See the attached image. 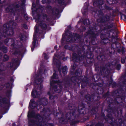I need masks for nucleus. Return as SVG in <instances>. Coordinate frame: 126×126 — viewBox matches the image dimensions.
<instances>
[{
  "label": "nucleus",
  "mask_w": 126,
  "mask_h": 126,
  "mask_svg": "<svg viewBox=\"0 0 126 126\" xmlns=\"http://www.w3.org/2000/svg\"><path fill=\"white\" fill-rule=\"evenodd\" d=\"M37 105L36 103L34 102L33 100H31L29 103V111L28 114V116L29 117H31L32 115V109L34 108Z\"/></svg>",
  "instance_id": "nucleus-1"
},
{
  "label": "nucleus",
  "mask_w": 126,
  "mask_h": 126,
  "mask_svg": "<svg viewBox=\"0 0 126 126\" xmlns=\"http://www.w3.org/2000/svg\"><path fill=\"white\" fill-rule=\"evenodd\" d=\"M62 83L58 81L54 80V87L53 88V90L55 92L57 93H60L61 91L62 86L61 85Z\"/></svg>",
  "instance_id": "nucleus-2"
},
{
  "label": "nucleus",
  "mask_w": 126,
  "mask_h": 126,
  "mask_svg": "<svg viewBox=\"0 0 126 126\" xmlns=\"http://www.w3.org/2000/svg\"><path fill=\"white\" fill-rule=\"evenodd\" d=\"M35 32L33 35V41L32 43L34 47L37 46L38 45V44L36 38V33L38 32L39 29L38 28L37 24H36L35 27Z\"/></svg>",
  "instance_id": "nucleus-3"
},
{
  "label": "nucleus",
  "mask_w": 126,
  "mask_h": 126,
  "mask_svg": "<svg viewBox=\"0 0 126 126\" xmlns=\"http://www.w3.org/2000/svg\"><path fill=\"white\" fill-rule=\"evenodd\" d=\"M38 94H39V93L37 92L35 89H33L31 95L33 97H38Z\"/></svg>",
  "instance_id": "nucleus-4"
},
{
  "label": "nucleus",
  "mask_w": 126,
  "mask_h": 126,
  "mask_svg": "<svg viewBox=\"0 0 126 126\" xmlns=\"http://www.w3.org/2000/svg\"><path fill=\"white\" fill-rule=\"evenodd\" d=\"M40 26L41 28L44 30H45L47 28V26L44 21L40 23Z\"/></svg>",
  "instance_id": "nucleus-5"
},
{
  "label": "nucleus",
  "mask_w": 126,
  "mask_h": 126,
  "mask_svg": "<svg viewBox=\"0 0 126 126\" xmlns=\"http://www.w3.org/2000/svg\"><path fill=\"white\" fill-rule=\"evenodd\" d=\"M67 68L66 66H65L62 69V72L64 74H65L67 73Z\"/></svg>",
  "instance_id": "nucleus-6"
},
{
  "label": "nucleus",
  "mask_w": 126,
  "mask_h": 126,
  "mask_svg": "<svg viewBox=\"0 0 126 126\" xmlns=\"http://www.w3.org/2000/svg\"><path fill=\"white\" fill-rule=\"evenodd\" d=\"M56 61L55 60V59L54 58L53 60V63L54 64L56 65V66H57V64H58V65L59 66L60 64V62H58V63L57 62H56Z\"/></svg>",
  "instance_id": "nucleus-7"
},
{
  "label": "nucleus",
  "mask_w": 126,
  "mask_h": 126,
  "mask_svg": "<svg viewBox=\"0 0 126 126\" xmlns=\"http://www.w3.org/2000/svg\"><path fill=\"white\" fill-rule=\"evenodd\" d=\"M4 60L6 61L8 59L9 57L7 55H4Z\"/></svg>",
  "instance_id": "nucleus-8"
},
{
  "label": "nucleus",
  "mask_w": 126,
  "mask_h": 126,
  "mask_svg": "<svg viewBox=\"0 0 126 126\" xmlns=\"http://www.w3.org/2000/svg\"><path fill=\"white\" fill-rule=\"evenodd\" d=\"M72 38L71 37H68L67 39V42H72L73 41L72 40Z\"/></svg>",
  "instance_id": "nucleus-9"
},
{
  "label": "nucleus",
  "mask_w": 126,
  "mask_h": 126,
  "mask_svg": "<svg viewBox=\"0 0 126 126\" xmlns=\"http://www.w3.org/2000/svg\"><path fill=\"white\" fill-rule=\"evenodd\" d=\"M37 82H38V83H37V84L41 83L42 82V80L41 79H40L37 80Z\"/></svg>",
  "instance_id": "nucleus-10"
},
{
  "label": "nucleus",
  "mask_w": 126,
  "mask_h": 126,
  "mask_svg": "<svg viewBox=\"0 0 126 126\" xmlns=\"http://www.w3.org/2000/svg\"><path fill=\"white\" fill-rule=\"evenodd\" d=\"M86 22V23L87 24H90L89 20V19H86L84 21V23H85V21Z\"/></svg>",
  "instance_id": "nucleus-11"
},
{
  "label": "nucleus",
  "mask_w": 126,
  "mask_h": 126,
  "mask_svg": "<svg viewBox=\"0 0 126 126\" xmlns=\"http://www.w3.org/2000/svg\"><path fill=\"white\" fill-rule=\"evenodd\" d=\"M113 0H108L107 1L109 3L111 4L113 3Z\"/></svg>",
  "instance_id": "nucleus-12"
},
{
  "label": "nucleus",
  "mask_w": 126,
  "mask_h": 126,
  "mask_svg": "<svg viewBox=\"0 0 126 126\" xmlns=\"http://www.w3.org/2000/svg\"><path fill=\"white\" fill-rule=\"evenodd\" d=\"M56 75L55 74H53V76L52 77V78L53 79H55L57 77H56Z\"/></svg>",
  "instance_id": "nucleus-13"
},
{
  "label": "nucleus",
  "mask_w": 126,
  "mask_h": 126,
  "mask_svg": "<svg viewBox=\"0 0 126 126\" xmlns=\"http://www.w3.org/2000/svg\"><path fill=\"white\" fill-rule=\"evenodd\" d=\"M32 6L33 7V8H32V11L33 12V11H34V8L35 7V5L33 3L32 4Z\"/></svg>",
  "instance_id": "nucleus-14"
},
{
  "label": "nucleus",
  "mask_w": 126,
  "mask_h": 126,
  "mask_svg": "<svg viewBox=\"0 0 126 126\" xmlns=\"http://www.w3.org/2000/svg\"><path fill=\"white\" fill-rule=\"evenodd\" d=\"M44 57L45 58L47 59V54H46V53H44Z\"/></svg>",
  "instance_id": "nucleus-15"
},
{
  "label": "nucleus",
  "mask_w": 126,
  "mask_h": 126,
  "mask_svg": "<svg viewBox=\"0 0 126 126\" xmlns=\"http://www.w3.org/2000/svg\"><path fill=\"white\" fill-rule=\"evenodd\" d=\"M25 2V0H21V1L20 2V3H21H21H22V4H23Z\"/></svg>",
  "instance_id": "nucleus-16"
},
{
  "label": "nucleus",
  "mask_w": 126,
  "mask_h": 126,
  "mask_svg": "<svg viewBox=\"0 0 126 126\" xmlns=\"http://www.w3.org/2000/svg\"><path fill=\"white\" fill-rule=\"evenodd\" d=\"M120 65L119 64L117 66V69L119 70L120 68Z\"/></svg>",
  "instance_id": "nucleus-17"
},
{
  "label": "nucleus",
  "mask_w": 126,
  "mask_h": 126,
  "mask_svg": "<svg viewBox=\"0 0 126 126\" xmlns=\"http://www.w3.org/2000/svg\"><path fill=\"white\" fill-rule=\"evenodd\" d=\"M4 0H0V3H2L4 1Z\"/></svg>",
  "instance_id": "nucleus-18"
},
{
  "label": "nucleus",
  "mask_w": 126,
  "mask_h": 126,
  "mask_svg": "<svg viewBox=\"0 0 126 126\" xmlns=\"http://www.w3.org/2000/svg\"><path fill=\"white\" fill-rule=\"evenodd\" d=\"M3 51L5 53H6V52H7V49L6 48H5V50H4Z\"/></svg>",
  "instance_id": "nucleus-19"
},
{
  "label": "nucleus",
  "mask_w": 126,
  "mask_h": 126,
  "mask_svg": "<svg viewBox=\"0 0 126 126\" xmlns=\"http://www.w3.org/2000/svg\"><path fill=\"white\" fill-rule=\"evenodd\" d=\"M35 21L36 22H37V23H38V24H39V22L36 19V20Z\"/></svg>",
  "instance_id": "nucleus-20"
},
{
  "label": "nucleus",
  "mask_w": 126,
  "mask_h": 126,
  "mask_svg": "<svg viewBox=\"0 0 126 126\" xmlns=\"http://www.w3.org/2000/svg\"><path fill=\"white\" fill-rule=\"evenodd\" d=\"M122 63H124V60H121Z\"/></svg>",
  "instance_id": "nucleus-21"
},
{
  "label": "nucleus",
  "mask_w": 126,
  "mask_h": 126,
  "mask_svg": "<svg viewBox=\"0 0 126 126\" xmlns=\"http://www.w3.org/2000/svg\"><path fill=\"white\" fill-rule=\"evenodd\" d=\"M25 28L26 29H27V28H28L27 27L26 25H25Z\"/></svg>",
  "instance_id": "nucleus-22"
},
{
  "label": "nucleus",
  "mask_w": 126,
  "mask_h": 126,
  "mask_svg": "<svg viewBox=\"0 0 126 126\" xmlns=\"http://www.w3.org/2000/svg\"><path fill=\"white\" fill-rule=\"evenodd\" d=\"M50 83L51 85H52V83H51V79L50 80Z\"/></svg>",
  "instance_id": "nucleus-23"
},
{
  "label": "nucleus",
  "mask_w": 126,
  "mask_h": 126,
  "mask_svg": "<svg viewBox=\"0 0 126 126\" xmlns=\"http://www.w3.org/2000/svg\"><path fill=\"white\" fill-rule=\"evenodd\" d=\"M32 51H33V48L32 47Z\"/></svg>",
  "instance_id": "nucleus-24"
},
{
  "label": "nucleus",
  "mask_w": 126,
  "mask_h": 126,
  "mask_svg": "<svg viewBox=\"0 0 126 126\" xmlns=\"http://www.w3.org/2000/svg\"><path fill=\"white\" fill-rule=\"evenodd\" d=\"M8 8H7L6 9V10L7 11V12H8V11H7V10H8Z\"/></svg>",
  "instance_id": "nucleus-25"
},
{
  "label": "nucleus",
  "mask_w": 126,
  "mask_h": 126,
  "mask_svg": "<svg viewBox=\"0 0 126 126\" xmlns=\"http://www.w3.org/2000/svg\"><path fill=\"white\" fill-rule=\"evenodd\" d=\"M40 86H41V87H42V85H40Z\"/></svg>",
  "instance_id": "nucleus-26"
},
{
  "label": "nucleus",
  "mask_w": 126,
  "mask_h": 126,
  "mask_svg": "<svg viewBox=\"0 0 126 126\" xmlns=\"http://www.w3.org/2000/svg\"><path fill=\"white\" fill-rule=\"evenodd\" d=\"M125 18L126 19V16H124Z\"/></svg>",
  "instance_id": "nucleus-27"
},
{
  "label": "nucleus",
  "mask_w": 126,
  "mask_h": 126,
  "mask_svg": "<svg viewBox=\"0 0 126 126\" xmlns=\"http://www.w3.org/2000/svg\"><path fill=\"white\" fill-rule=\"evenodd\" d=\"M51 11H52V12H53V10L52 9H51Z\"/></svg>",
  "instance_id": "nucleus-28"
},
{
  "label": "nucleus",
  "mask_w": 126,
  "mask_h": 126,
  "mask_svg": "<svg viewBox=\"0 0 126 126\" xmlns=\"http://www.w3.org/2000/svg\"><path fill=\"white\" fill-rule=\"evenodd\" d=\"M8 85H9H9H10L9 84V83H8Z\"/></svg>",
  "instance_id": "nucleus-29"
},
{
  "label": "nucleus",
  "mask_w": 126,
  "mask_h": 126,
  "mask_svg": "<svg viewBox=\"0 0 126 126\" xmlns=\"http://www.w3.org/2000/svg\"><path fill=\"white\" fill-rule=\"evenodd\" d=\"M12 40V39H9V41H10V40Z\"/></svg>",
  "instance_id": "nucleus-30"
},
{
  "label": "nucleus",
  "mask_w": 126,
  "mask_h": 126,
  "mask_svg": "<svg viewBox=\"0 0 126 126\" xmlns=\"http://www.w3.org/2000/svg\"><path fill=\"white\" fill-rule=\"evenodd\" d=\"M63 59L64 60H64V59Z\"/></svg>",
  "instance_id": "nucleus-31"
},
{
  "label": "nucleus",
  "mask_w": 126,
  "mask_h": 126,
  "mask_svg": "<svg viewBox=\"0 0 126 126\" xmlns=\"http://www.w3.org/2000/svg\"><path fill=\"white\" fill-rule=\"evenodd\" d=\"M65 47V48H66V47Z\"/></svg>",
  "instance_id": "nucleus-32"
},
{
  "label": "nucleus",
  "mask_w": 126,
  "mask_h": 126,
  "mask_svg": "<svg viewBox=\"0 0 126 126\" xmlns=\"http://www.w3.org/2000/svg\"><path fill=\"white\" fill-rule=\"evenodd\" d=\"M6 86V87H7V86Z\"/></svg>",
  "instance_id": "nucleus-33"
}]
</instances>
